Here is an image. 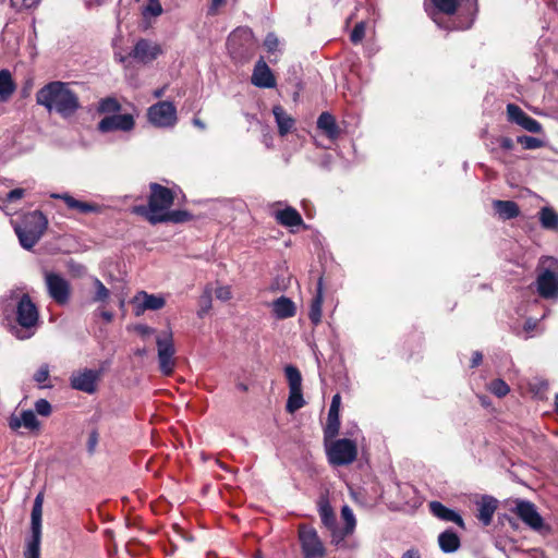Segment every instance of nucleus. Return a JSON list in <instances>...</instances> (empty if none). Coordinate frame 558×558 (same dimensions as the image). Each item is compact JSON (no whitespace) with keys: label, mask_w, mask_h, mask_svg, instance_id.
<instances>
[{"label":"nucleus","mask_w":558,"mask_h":558,"mask_svg":"<svg viewBox=\"0 0 558 558\" xmlns=\"http://www.w3.org/2000/svg\"><path fill=\"white\" fill-rule=\"evenodd\" d=\"M435 10L433 21L446 29H468L477 11L476 0H430Z\"/></svg>","instance_id":"obj_1"},{"label":"nucleus","mask_w":558,"mask_h":558,"mask_svg":"<svg viewBox=\"0 0 558 558\" xmlns=\"http://www.w3.org/2000/svg\"><path fill=\"white\" fill-rule=\"evenodd\" d=\"M36 101L63 118L73 116L81 107L78 96L70 88V84L59 81L41 87L36 94Z\"/></svg>","instance_id":"obj_2"},{"label":"nucleus","mask_w":558,"mask_h":558,"mask_svg":"<svg viewBox=\"0 0 558 558\" xmlns=\"http://www.w3.org/2000/svg\"><path fill=\"white\" fill-rule=\"evenodd\" d=\"M174 202L172 191L158 183H150V195L147 206H136L134 213L145 217L151 225H157L153 218L162 217Z\"/></svg>","instance_id":"obj_3"},{"label":"nucleus","mask_w":558,"mask_h":558,"mask_svg":"<svg viewBox=\"0 0 558 558\" xmlns=\"http://www.w3.org/2000/svg\"><path fill=\"white\" fill-rule=\"evenodd\" d=\"M537 292L544 299L558 296V259L543 256L537 265Z\"/></svg>","instance_id":"obj_4"},{"label":"nucleus","mask_w":558,"mask_h":558,"mask_svg":"<svg viewBox=\"0 0 558 558\" xmlns=\"http://www.w3.org/2000/svg\"><path fill=\"white\" fill-rule=\"evenodd\" d=\"M48 221L40 211L29 214L23 227L15 228L21 245L31 250L34 247L47 229Z\"/></svg>","instance_id":"obj_5"},{"label":"nucleus","mask_w":558,"mask_h":558,"mask_svg":"<svg viewBox=\"0 0 558 558\" xmlns=\"http://www.w3.org/2000/svg\"><path fill=\"white\" fill-rule=\"evenodd\" d=\"M44 495L39 493L33 505L31 514V532L32 537L27 543L24 553L25 558H40V543H41V517H43Z\"/></svg>","instance_id":"obj_6"},{"label":"nucleus","mask_w":558,"mask_h":558,"mask_svg":"<svg viewBox=\"0 0 558 558\" xmlns=\"http://www.w3.org/2000/svg\"><path fill=\"white\" fill-rule=\"evenodd\" d=\"M16 319L21 328L25 329V331L14 328L15 336L19 339L29 338L32 332H27V330L36 326L38 322V311L27 294H24L17 303Z\"/></svg>","instance_id":"obj_7"},{"label":"nucleus","mask_w":558,"mask_h":558,"mask_svg":"<svg viewBox=\"0 0 558 558\" xmlns=\"http://www.w3.org/2000/svg\"><path fill=\"white\" fill-rule=\"evenodd\" d=\"M326 452L330 464L348 465L356 459L357 447L354 441L343 438L326 445Z\"/></svg>","instance_id":"obj_8"},{"label":"nucleus","mask_w":558,"mask_h":558,"mask_svg":"<svg viewBox=\"0 0 558 558\" xmlns=\"http://www.w3.org/2000/svg\"><path fill=\"white\" fill-rule=\"evenodd\" d=\"M299 542L304 558H324L326 549L317 531L308 525L299 526Z\"/></svg>","instance_id":"obj_9"},{"label":"nucleus","mask_w":558,"mask_h":558,"mask_svg":"<svg viewBox=\"0 0 558 558\" xmlns=\"http://www.w3.org/2000/svg\"><path fill=\"white\" fill-rule=\"evenodd\" d=\"M284 374L289 385V398L286 409L289 413H294L305 404L302 393V375L293 365H287Z\"/></svg>","instance_id":"obj_10"},{"label":"nucleus","mask_w":558,"mask_h":558,"mask_svg":"<svg viewBox=\"0 0 558 558\" xmlns=\"http://www.w3.org/2000/svg\"><path fill=\"white\" fill-rule=\"evenodd\" d=\"M45 286L48 295L58 305H66L71 299V284L70 282L57 272H45Z\"/></svg>","instance_id":"obj_11"},{"label":"nucleus","mask_w":558,"mask_h":558,"mask_svg":"<svg viewBox=\"0 0 558 558\" xmlns=\"http://www.w3.org/2000/svg\"><path fill=\"white\" fill-rule=\"evenodd\" d=\"M148 121L156 128H172L177 123V109L170 101H159L148 108Z\"/></svg>","instance_id":"obj_12"},{"label":"nucleus","mask_w":558,"mask_h":558,"mask_svg":"<svg viewBox=\"0 0 558 558\" xmlns=\"http://www.w3.org/2000/svg\"><path fill=\"white\" fill-rule=\"evenodd\" d=\"M156 343L158 348L159 368L163 375H170L173 372L175 365L173 359L175 350L172 332H162L157 337Z\"/></svg>","instance_id":"obj_13"},{"label":"nucleus","mask_w":558,"mask_h":558,"mask_svg":"<svg viewBox=\"0 0 558 558\" xmlns=\"http://www.w3.org/2000/svg\"><path fill=\"white\" fill-rule=\"evenodd\" d=\"M135 316L143 315L146 311H158L166 305V300L159 294H149L146 291H138L132 299Z\"/></svg>","instance_id":"obj_14"},{"label":"nucleus","mask_w":558,"mask_h":558,"mask_svg":"<svg viewBox=\"0 0 558 558\" xmlns=\"http://www.w3.org/2000/svg\"><path fill=\"white\" fill-rule=\"evenodd\" d=\"M99 377L100 372L96 369L85 368L83 371L74 372L70 377L71 387L86 393H94L96 391Z\"/></svg>","instance_id":"obj_15"},{"label":"nucleus","mask_w":558,"mask_h":558,"mask_svg":"<svg viewBox=\"0 0 558 558\" xmlns=\"http://www.w3.org/2000/svg\"><path fill=\"white\" fill-rule=\"evenodd\" d=\"M135 121L132 114H112L105 117L100 120L98 129L101 132L123 131L129 132L133 130Z\"/></svg>","instance_id":"obj_16"},{"label":"nucleus","mask_w":558,"mask_h":558,"mask_svg":"<svg viewBox=\"0 0 558 558\" xmlns=\"http://www.w3.org/2000/svg\"><path fill=\"white\" fill-rule=\"evenodd\" d=\"M507 114L509 121L517 123L529 132L539 133L542 131V125L539 122L527 116L519 106L514 104H509L507 106Z\"/></svg>","instance_id":"obj_17"},{"label":"nucleus","mask_w":558,"mask_h":558,"mask_svg":"<svg viewBox=\"0 0 558 558\" xmlns=\"http://www.w3.org/2000/svg\"><path fill=\"white\" fill-rule=\"evenodd\" d=\"M340 403H341V397L339 393H336L330 403V408L328 411L327 416V423L324 428V437L325 441L327 442L329 439L335 438L340 428V418H339V411H340Z\"/></svg>","instance_id":"obj_18"},{"label":"nucleus","mask_w":558,"mask_h":558,"mask_svg":"<svg viewBox=\"0 0 558 558\" xmlns=\"http://www.w3.org/2000/svg\"><path fill=\"white\" fill-rule=\"evenodd\" d=\"M518 517L530 527L538 530L543 525V519L530 501H519L515 507Z\"/></svg>","instance_id":"obj_19"},{"label":"nucleus","mask_w":558,"mask_h":558,"mask_svg":"<svg viewBox=\"0 0 558 558\" xmlns=\"http://www.w3.org/2000/svg\"><path fill=\"white\" fill-rule=\"evenodd\" d=\"M252 84L262 88H271L276 85L275 76L263 58H260L255 64L252 74Z\"/></svg>","instance_id":"obj_20"},{"label":"nucleus","mask_w":558,"mask_h":558,"mask_svg":"<svg viewBox=\"0 0 558 558\" xmlns=\"http://www.w3.org/2000/svg\"><path fill=\"white\" fill-rule=\"evenodd\" d=\"M161 53L158 45L153 44L146 39H141L134 46L132 57L141 62L147 63L155 60Z\"/></svg>","instance_id":"obj_21"},{"label":"nucleus","mask_w":558,"mask_h":558,"mask_svg":"<svg viewBox=\"0 0 558 558\" xmlns=\"http://www.w3.org/2000/svg\"><path fill=\"white\" fill-rule=\"evenodd\" d=\"M428 508L430 513L437 519L445 522H453L462 529L465 527L462 517L454 510L444 506L440 501H430Z\"/></svg>","instance_id":"obj_22"},{"label":"nucleus","mask_w":558,"mask_h":558,"mask_svg":"<svg viewBox=\"0 0 558 558\" xmlns=\"http://www.w3.org/2000/svg\"><path fill=\"white\" fill-rule=\"evenodd\" d=\"M318 513L324 526L330 531L331 543L335 544V532L338 531L337 518L328 499L325 497H320L318 501Z\"/></svg>","instance_id":"obj_23"},{"label":"nucleus","mask_w":558,"mask_h":558,"mask_svg":"<svg viewBox=\"0 0 558 558\" xmlns=\"http://www.w3.org/2000/svg\"><path fill=\"white\" fill-rule=\"evenodd\" d=\"M341 518L344 522V526L338 527V531L335 532L336 546H340L344 542V538L353 533L356 524L353 511L348 505H344L341 508Z\"/></svg>","instance_id":"obj_24"},{"label":"nucleus","mask_w":558,"mask_h":558,"mask_svg":"<svg viewBox=\"0 0 558 558\" xmlns=\"http://www.w3.org/2000/svg\"><path fill=\"white\" fill-rule=\"evenodd\" d=\"M8 424L12 430H17L22 426L31 430L39 429L40 427V423L32 410L22 411L21 416L12 414L9 417Z\"/></svg>","instance_id":"obj_25"},{"label":"nucleus","mask_w":558,"mask_h":558,"mask_svg":"<svg viewBox=\"0 0 558 558\" xmlns=\"http://www.w3.org/2000/svg\"><path fill=\"white\" fill-rule=\"evenodd\" d=\"M477 507H478L477 519L484 525L490 524L493 515L497 509V500L490 496H484L477 502Z\"/></svg>","instance_id":"obj_26"},{"label":"nucleus","mask_w":558,"mask_h":558,"mask_svg":"<svg viewBox=\"0 0 558 558\" xmlns=\"http://www.w3.org/2000/svg\"><path fill=\"white\" fill-rule=\"evenodd\" d=\"M52 197L61 198L62 201H64V203L66 204V206L70 209L77 210L78 213H82V214L99 211V206L98 205L75 199L73 196H71V195H69L66 193H64V194H52Z\"/></svg>","instance_id":"obj_27"},{"label":"nucleus","mask_w":558,"mask_h":558,"mask_svg":"<svg viewBox=\"0 0 558 558\" xmlns=\"http://www.w3.org/2000/svg\"><path fill=\"white\" fill-rule=\"evenodd\" d=\"M271 306L272 313L278 319H286L295 315V305L293 301L287 296L276 299Z\"/></svg>","instance_id":"obj_28"},{"label":"nucleus","mask_w":558,"mask_h":558,"mask_svg":"<svg viewBox=\"0 0 558 558\" xmlns=\"http://www.w3.org/2000/svg\"><path fill=\"white\" fill-rule=\"evenodd\" d=\"M317 128L322 130L328 138L337 140L340 135V129L336 119L329 112H323L317 119Z\"/></svg>","instance_id":"obj_29"},{"label":"nucleus","mask_w":558,"mask_h":558,"mask_svg":"<svg viewBox=\"0 0 558 558\" xmlns=\"http://www.w3.org/2000/svg\"><path fill=\"white\" fill-rule=\"evenodd\" d=\"M493 207L496 214L502 220H510L517 218L520 215V208L513 201L496 199L493 202Z\"/></svg>","instance_id":"obj_30"},{"label":"nucleus","mask_w":558,"mask_h":558,"mask_svg":"<svg viewBox=\"0 0 558 558\" xmlns=\"http://www.w3.org/2000/svg\"><path fill=\"white\" fill-rule=\"evenodd\" d=\"M272 113L278 125L279 134L284 136L291 132L294 126V119L279 105L272 108Z\"/></svg>","instance_id":"obj_31"},{"label":"nucleus","mask_w":558,"mask_h":558,"mask_svg":"<svg viewBox=\"0 0 558 558\" xmlns=\"http://www.w3.org/2000/svg\"><path fill=\"white\" fill-rule=\"evenodd\" d=\"M276 220L284 227H298L303 223V219L296 209L287 207L275 214Z\"/></svg>","instance_id":"obj_32"},{"label":"nucleus","mask_w":558,"mask_h":558,"mask_svg":"<svg viewBox=\"0 0 558 558\" xmlns=\"http://www.w3.org/2000/svg\"><path fill=\"white\" fill-rule=\"evenodd\" d=\"M438 545L444 553H454L460 547V538L457 533L448 529L439 534Z\"/></svg>","instance_id":"obj_33"},{"label":"nucleus","mask_w":558,"mask_h":558,"mask_svg":"<svg viewBox=\"0 0 558 558\" xmlns=\"http://www.w3.org/2000/svg\"><path fill=\"white\" fill-rule=\"evenodd\" d=\"M323 282L322 278L317 283L316 294L312 300L308 317L314 325L320 323L322 319V306H323Z\"/></svg>","instance_id":"obj_34"},{"label":"nucleus","mask_w":558,"mask_h":558,"mask_svg":"<svg viewBox=\"0 0 558 558\" xmlns=\"http://www.w3.org/2000/svg\"><path fill=\"white\" fill-rule=\"evenodd\" d=\"M15 90V84L9 70L0 71V100L7 101Z\"/></svg>","instance_id":"obj_35"},{"label":"nucleus","mask_w":558,"mask_h":558,"mask_svg":"<svg viewBox=\"0 0 558 558\" xmlns=\"http://www.w3.org/2000/svg\"><path fill=\"white\" fill-rule=\"evenodd\" d=\"M541 226L546 230H558V214L551 207H543L539 210Z\"/></svg>","instance_id":"obj_36"},{"label":"nucleus","mask_w":558,"mask_h":558,"mask_svg":"<svg viewBox=\"0 0 558 558\" xmlns=\"http://www.w3.org/2000/svg\"><path fill=\"white\" fill-rule=\"evenodd\" d=\"M192 219V214L186 210H168L162 217L153 218L154 221L181 223Z\"/></svg>","instance_id":"obj_37"},{"label":"nucleus","mask_w":558,"mask_h":558,"mask_svg":"<svg viewBox=\"0 0 558 558\" xmlns=\"http://www.w3.org/2000/svg\"><path fill=\"white\" fill-rule=\"evenodd\" d=\"M253 39V33L250 28H238L229 37V45L232 49L238 41L244 40L246 43Z\"/></svg>","instance_id":"obj_38"},{"label":"nucleus","mask_w":558,"mask_h":558,"mask_svg":"<svg viewBox=\"0 0 558 558\" xmlns=\"http://www.w3.org/2000/svg\"><path fill=\"white\" fill-rule=\"evenodd\" d=\"M121 108L117 99L107 97L99 101L98 111L101 113H113L119 111Z\"/></svg>","instance_id":"obj_39"},{"label":"nucleus","mask_w":558,"mask_h":558,"mask_svg":"<svg viewBox=\"0 0 558 558\" xmlns=\"http://www.w3.org/2000/svg\"><path fill=\"white\" fill-rule=\"evenodd\" d=\"M94 287L96 289L95 295L93 298L94 302H106L110 295L109 290L105 287V284L98 279H94Z\"/></svg>","instance_id":"obj_40"},{"label":"nucleus","mask_w":558,"mask_h":558,"mask_svg":"<svg viewBox=\"0 0 558 558\" xmlns=\"http://www.w3.org/2000/svg\"><path fill=\"white\" fill-rule=\"evenodd\" d=\"M489 390L500 398L509 392V386L501 379H495L490 383Z\"/></svg>","instance_id":"obj_41"},{"label":"nucleus","mask_w":558,"mask_h":558,"mask_svg":"<svg viewBox=\"0 0 558 558\" xmlns=\"http://www.w3.org/2000/svg\"><path fill=\"white\" fill-rule=\"evenodd\" d=\"M518 142L525 148V149H535V148H538L542 146V141L536 138V137H533V136H529V135H522V136H519L518 137Z\"/></svg>","instance_id":"obj_42"},{"label":"nucleus","mask_w":558,"mask_h":558,"mask_svg":"<svg viewBox=\"0 0 558 558\" xmlns=\"http://www.w3.org/2000/svg\"><path fill=\"white\" fill-rule=\"evenodd\" d=\"M365 29H366V26H365L364 22L357 23L351 32V35H350L351 41L353 44L361 43L365 36Z\"/></svg>","instance_id":"obj_43"},{"label":"nucleus","mask_w":558,"mask_h":558,"mask_svg":"<svg viewBox=\"0 0 558 558\" xmlns=\"http://www.w3.org/2000/svg\"><path fill=\"white\" fill-rule=\"evenodd\" d=\"M35 410L39 415L49 416L51 414V404L46 399H39L35 402Z\"/></svg>","instance_id":"obj_44"},{"label":"nucleus","mask_w":558,"mask_h":558,"mask_svg":"<svg viewBox=\"0 0 558 558\" xmlns=\"http://www.w3.org/2000/svg\"><path fill=\"white\" fill-rule=\"evenodd\" d=\"M264 46L268 52L276 51L279 46V39H278L277 35L275 33L267 34V36L264 40Z\"/></svg>","instance_id":"obj_45"},{"label":"nucleus","mask_w":558,"mask_h":558,"mask_svg":"<svg viewBox=\"0 0 558 558\" xmlns=\"http://www.w3.org/2000/svg\"><path fill=\"white\" fill-rule=\"evenodd\" d=\"M49 378V365L43 364L34 374V380L38 384L45 383Z\"/></svg>","instance_id":"obj_46"},{"label":"nucleus","mask_w":558,"mask_h":558,"mask_svg":"<svg viewBox=\"0 0 558 558\" xmlns=\"http://www.w3.org/2000/svg\"><path fill=\"white\" fill-rule=\"evenodd\" d=\"M201 305H202V308L198 312V315L202 317L211 306V295H210V292L206 291L201 296Z\"/></svg>","instance_id":"obj_47"},{"label":"nucleus","mask_w":558,"mask_h":558,"mask_svg":"<svg viewBox=\"0 0 558 558\" xmlns=\"http://www.w3.org/2000/svg\"><path fill=\"white\" fill-rule=\"evenodd\" d=\"M216 298L221 301H228L231 299V290L230 287L223 286L218 287L215 291Z\"/></svg>","instance_id":"obj_48"},{"label":"nucleus","mask_w":558,"mask_h":558,"mask_svg":"<svg viewBox=\"0 0 558 558\" xmlns=\"http://www.w3.org/2000/svg\"><path fill=\"white\" fill-rule=\"evenodd\" d=\"M146 11L154 16H158L162 13V8L159 0H149Z\"/></svg>","instance_id":"obj_49"},{"label":"nucleus","mask_w":558,"mask_h":558,"mask_svg":"<svg viewBox=\"0 0 558 558\" xmlns=\"http://www.w3.org/2000/svg\"><path fill=\"white\" fill-rule=\"evenodd\" d=\"M25 194V191L23 189H14L10 191L5 196V202L13 203L17 199H21Z\"/></svg>","instance_id":"obj_50"},{"label":"nucleus","mask_w":558,"mask_h":558,"mask_svg":"<svg viewBox=\"0 0 558 558\" xmlns=\"http://www.w3.org/2000/svg\"><path fill=\"white\" fill-rule=\"evenodd\" d=\"M226 3V0H211V3L208 9L209 15H216L218 12V9L222 7Z\"/></svg>","instance_id":"obj_51"},{"label":"nucleus","mask_w":558,"mask_h":558,"mask_svg":"<svg viewBox=\"0 0 558 558\" xmlns=\"http://www.w3.org/2000/svg\"><path fill=\"white\" fill-rule=\"evenodd\" d=\"M135 330L143 337H148L155 332L154 328L147 325H137Z\"/></svg>","instance_id":"obj_52"},{"label":"nucleus","mask_w":558,"mask_h":558,"mask_svg":"<svg viewBox=\"0 0 558 558\" xmlns=\"http://www.w3.org/2000/svg\"><path fill=\"white\" fill-rule=\"evenodd\" d=\"M500 147L505 150H511L513 148V141L510 137L498 138Z\"/></svg>","instance_id":"obj_53"},{"label":"nucleus","mask_w":558,"mask_h":558,"mask_svg":"<svg viewBox=\"0 0 558 558\" xmlns=\"http://www.w3.org/2000/svg\"><path fill=\"white\" fill-rule=\"evenodd\" d=\"M482 360H483V355H482V353H481V352H478V351H475V352L473 353V356H472L471 367H476V366H478V365L481 364Z\"/></svg>","instance_id":"obj_54"},{"label":"nucleus","mask_w":558,"mask_h":558,"mask_svg":"<svg viewBox=\"0 0 558 558\" xmlns=\"http://www.w3.org/2000/svg\"><path fill=\"white\" fill-rule=\"evenodd\" d=\"M536 326H537V322L532 318H529L524 323V330L530 332V331L534 330L536 328Z\"/></svg>","instance_id":"obj_55"},{"label":"nucleus","mask_w":558,"mask_h":558,"mask_svg":"<svg viewBox=\"0 0 558 558\" xmlns=\"http://www.w3.org/2000/svg\"><path fill=\"white\" fill-rule=\"evenodd\" d=\"M39 2H40V0H23L22 8H24V9L36 8L39 4Z\"/></svg>","instance_id":"obj_56"},{"label":"nucleus","mask_w":558,"mask_h":558,"mask_svg":"<svg viewBox=\"0 0 558 558\" xmlns=\"http://www.w3.org/2000/svg\"><path fill=\"white\" fill-rule=\"evenodd\" d=\"M401 558H421V555L416 549H409L402 555Z\"/></svg>","instance_id":"obj_57"},{"label":"nucleus","mask_w":558,"mask_h":558,"mask_svg":"<svg viewBox=\"0 0 558 558\" xmlns=\"http://www.w3.org/2000/svg\"><path fill=\"white\" fill-rule=\"evenodd\" d=\"M96 444H97V435H96V433H93L88 440L89 451L94 450V447L96 446Z\"/></svg>","instance_id":"obj_58"},{"label":"nucleus","mask_w":558,"mask_h":558,"mask_svg":"<svg viewBox=\"0 0 558 558\" xmlns=\"http://www.w3.org/2000/svg\"><path fill=\"white\" fill-rule=\"evenodd\" d=\"M193 124L195 126H197L198 129H201V130H205L206 129L205 123L201 119H198V118H194L193 119Z\"/></svg>","instance_id":"obj_59"},{"label":"nucleus","mask_w":558,"mask_h":558,"mask_svg":"<svg viewBox=\"0 0 558 558\" xmlns=\"http://www.w3.org/2000/svg\"><path fill=\"white\" fill-rule=\"evenodd\" d=\"M101 317H102L105 320L110 322V320L113 318V315H112V313H110V312H102V313H101Z\"/></svg>","instance_id":"obj_60"},{"label":"nucleus","mask_w":558,"mask_h":558,"mask_svg":"<svg viewBox=\"0 0 558 558\" xmlns=\"http://www.w3.org/2000/svg\"><path fill=\"white\" fill-rule=\"evenodd\" d=\"M163 93H165V88H160V89H157L154 92V96L159 98L163 95Z\"/></svg>","instance_id":"obj_61"},{"label":"nucleus","mask_w":558,"mask_h":558,"mask_svg":"<svg viewBox=\"0 0 558 558\" xmlns=\"http://www.w3.org/2000/svg\"><path fill=\"white\" fill-rule=\"evenodd\" d=\"M555 408H556V412L558 413V395L556 396V399H555Z\"/></svg>","instance_id":"obj_62"},{"label":"nucleus","mask_w":558,"mask_h":558,"mask_svg":"<svg viewBox=\"0 0 558 558\" xmlns=\"http://www.w3.org/2000/svg\"><path fill=\"white\" fill-rule=\"evenodd\" d=\"M16 0H11V3H12V7H15L16 5Z\"/></svg>","instance_id":"obj_63"}]
</instances>
